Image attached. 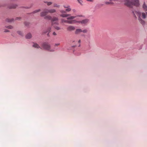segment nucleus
Segmentation results:
<instances>
[{"instance_id": "obj_1", "label": "nucleus", "mask_w": 147, "mask_h": 147, "mask_svg": "<svg viewBox=\"0 0 147 147\" xmlns=\"http://www.w3.org/2000/svg\"><path fill=\"white\" fill-rule=\"evenodd\" d=\"M142 7L144 11H135L133 12V13L136 18H137L136 15H137L138 20L140 23L143 26H144L146 24V22L144 20L147 19V5L144 3Z\"/></svg>"}, {"instance_id": "obj_2", "label": "nucleus", "mask_w": 147, "mask_h": 147, "mask_svg": "<svg viewBox=\"0 0 147 147\" xmlns=\"http://www.w3.org/2000/svg\"><path fill=\"white\" fill-rule=\"evenodd\" d=\"M56 12V10L54 9H45L43 11L40 13V16L41 17L45 16L44 18L47 19L51 20L52 17L49 15L46 16L48 13H53Z\"/></svg>"}, {"instance_id": "obj_3", "label": "nucleus", "mask_w": 147, "mask_h": 147, "mask_svg": "<svg viewBox=\"0 0 147 147\" xmlns=\"http://www.w3.org/2000/svg\"><path fill=\"white\" fill-rule=\"evenodd\" d=\"M124 4L131 8L133 7V6L138 7L140 5L138 0H125Z\"/></svg>"}, {"instance_id": "obj_4", "label": "nucleus", "mask_w": 147, "mask_h": 147, "mask_svg": "<svg viewBox=\"0 0 147 147\" xmlns=\"http://www.w3.org/2000/svg\"><path fill=\"white\" fill-rule=\"evenodd\" d=\"M58 20L57 18L53 17V18H51V20L52 25L57 30L60 29V28L59 27L55 26V24H56L57 25L59 24V23L58 22Z\"/></svg>"}, {"instance_id": "obj_5", "label": "nucleus", "mask_w": 147, "mask_h": 147, "mask_svg": "<svg viewBox=\"0 0 147 147\" xmlns=\"http://www.w3.org/2000/svg\"><path fill=\"white\" fill-rule=\"evenodd\" d=\"M42 47L44 49L50 51H54V49H51V46L47 42L43 43L42 45Z\"/></svg>"}, {"instance_id": "obj_6", "label": "nucleus", "mask_w": 147, "mask_h": 147, "mask_svg": "<svg viewBox=\"0 0 147 147\" xmlns=\"http://www.w3.org/2000/svg\"><path fill=\"white\" fill-rule=\"evenodd\" d=\"M60 12L61 13L60 15V17L62 18H66L68 16H70L71 15L70 14H65L66 13V12H67V11L65 10H60Z\"/></svg>"}, {"instance_id": "obj_7", "label": "nucleus", "mask_w": 147, "mask_h": 147, "mask_svg": "<svg viewBox=\"0 0 147 147\" xmlns=\"http://www.w3.org/2000/svg\"><path fill=\"white\" fill-rule=\"evenodd\" d=\"M89 21V20L87 19H86L82 21H78V23H81L82 24H86L88 23Z\"/></svg>"}, {"instance_id": "obj_8", "label": "nucleus", "mask_w": 147, "mask_h": 147, "mask_svg": "<svg viewBox=\"0 0 147 147\" xmlns=\"http://www.w3.org/2000/svg\"><path fill=\"white\" fill-rule=\"evenodd\" d=\"M63 7L65 8H66L65 10L67 12H69L71 10V9L70 8V6L68 5H63Z\"/></svg>"}, {"instance_id": "obj_9", "label": "nucleus", "mask_w": 147, "mask_h": 147, "mask_svg": "<svg viewBox=\"0 0 147 147\" xmlns=\"http://www.w3.org/2000/svg\"><path fill=\"white\" fill-rule=\"evenodd\" d=\"M82 15H77L76 16H71L69 17H68L67 18V20H72L77 17H82Z\"/></svg>"}, {"instance_id": "obj_10", "label": "nucleus", "mask_w": 147, "mask_h": 147, "mask_svg": "<svg viewBox=\"0 0 147 147\" xmlns=\"http://www.w3.org/2000/svg\"><path fill=\"white\" fill-rule=\"evenodd\" d=\"M75 29V28L73 26H69L67 28V30L69 31L74 30Z\"/></svg>"}, {"instance_id": "obj_11", "label": "nucleus", "mask_w": 147, "mask_h": 147, "mask_svg": "<svg viewBox=\"0 0 147 147\" xmlns=\"http://www.w3.org/2000/svg\"><path fill=\"white\" fill-rule=\"evenodd\" d=\"M76 23H78V21L75 20H67V23L69 24H72Z\"/></svg>"}, {"instance_id": "obj_12", "label": "nucleus", "mask_w": 147, "mask_h": 147, "mask_svg": "<svg viewBox=\"0 0 147 147\" xmlns=\"http://www.w3.org/2000/svg\"><path fill=\"white\" fill-rule=\"evenodd\" d=\"M82 32V30L80 29H76L75 31V33L76 34H78Z\"/></svg>"}, {"instance_id": "obj_13", "label": "nucleus", "mask_w": 147, "mask_h": 147, "mask_svg": "<svg viewBox=\"0 0 147 147\" xmlns=\"http://www.w3.org/2000/svg\"><path fill=\"white\" fill-rule=\"evenodd\" d=\"M112 1L110 0L109 1H106L105 2V3L107 5H113L114 4V3L112 2Z\"/></svg>"}, {"instance_id": "obj_14", "label": "nucleus", "mask_w": 147, "mask_h": 147, "mask_svg": "<svg viewBox=\"0 0 147 147\" xmlns=\"http://www.w3.org/2000/svg\"><path fill=\"white\" fill-rule=\"evenodd\" d=\"M51 28H48L47 30H45L43 31V34H45L47 32H50L51 31Z\"/></svg>"}, {"instance_id": "obj_15", "label": "nucleus", "mask_w": 147, "mask_h": 147, "mask_svg": "<svg viewBox=\"0 0 147 147\" xmlns=\"http://www.w3.org/2000/svg\"><path fill=\"white\" fill-rule=\"evenodd\" d=\"M60 5L57 3H54L53 4V7H54L59 8L60 7Z\"/></svg>"}, {"instance_id": "obj_16", "label": "nucleus", "mask_w": 147, "mask_h": 147, "mask_svg": "<svg viewBox=\"0 0 147 147\" xmlns=\"http://www.w3.org/2000/svg\"><path fill=\"white\" fill-rule=\"evenodd\" d=\"M26 38L30 39L32 37V35L30 33H29L26 35Z\"/></svg>"}, {"instance_id": "obj_17", "label": "nucleus", "mask_w": 147, "mask_h": 147, "mask_svg": "<svg viewBox=\"0 0 147 147\" xmlns=\"http://www.w3.org/2000/svg\"><path fill=\"white\" fill-rule=\"evenodd\" d=\"M32 46L33 47L37 48H40V47L39 46V45L36 43H34V44Z\"/></svg>"}, {"instance_id": "obj_18", "label": "nucleus", "mask_w": 147, "mask_h": 147, "mask_svg": "<svg viewBox=\"0 0 147 147\" xmlns=\"http://www.w3.org/2000/svg\"><path fill=\"white\" fill-rule=\"evenodd\" d=\"M17 5L16 4L13 5L9 7V8L10 9H14L16 8Z\"/></svg>"}, {"instance_id": "obj_19", "label": "nucleus", "mask_w": 147, "mask_h": 147, "mask_svg": "<svg viewBox=\"0 0 147 147\" xmlns=\"http://www.w3.org/2000/svg\"><path fill=\"white\" fill-rule=\"evenodd\" d=\"M13 18L11 19H9V18H8L6 19V22H12L13 20Z\"/></svg>"}, {"instance_id": "obj_20", "label": "nucleus", "mask_w": 147, "mask_h": 147, "mask_svg": "<svg viewBox=\"0 0 147 147\" xmlns=\"http://www.w3.org/2000/svg\"><path fill=\"white\" fill-rule=\"evenodd\" d=\"M78 3L81 5H83V1L82 0H77Z\"/></svg>"}, {"instance_id": "obj_21", "label": "nucleus", "mask_w": 147, "mask_h": 147, "mask_svg": "<svg viewBox=\"0 0 147 147\" xmlns=\"http://www.w3.org/2000/svg\"><path fill=\"white\" fill-rule=\"evenodd\" d=\"M17 33L20 35L22 36L23 35V33L22 32L20 31H18L17 32Z\"/></svg>"}, {"instance_id": "obj_22", "label": "nucleus", "mask_w": 147, "mask_h": 147, "mask_svg": "<svg viewBox=\"0 0 147 147\" xmlns=\"http://www.w3.org/2000/svg\"><path fill=\"white\" fill-rule=\"evenodd\" d=\"M61 20L62 23H67L68 20H65L64 19H61Z\"/></svg>"}, {"instance_id": "obj_23", "label": "nucleus", "mask_w": 147, "mask_h": 147, "mask_svg": "<svg viewBox=\"0 0 147 147\" xmlns=\"http://www.w3.org/2000/svg\"><path fill=\"white\" fill-rule=\"evenodd\" d=\"M45 3H47L48 6H49L52 4V3L51 2H46Z\"/></svg>"}, {"instance_id": "obj_24", "label": "nucleus", "mask_w": 147, "mask_h": 147, "mask_svg": "<svg viewBox=\"0 0 147 147\" xmlns=\"http://www.w3.org/2000/svg\"><path fill=\"white\" fill-rule=\"evenodd\" d=\"M6 27L9 29H11L13 28V27L11 26H6Z\"/></svg>"}, {"instance_id": "obj_25", "label": "nucleus", "mask_w": 147, "mask_h": 147, "mask_svg": "<svg viewBox=\"0 0 147 147\" xmlns=\"http://www.w3.org/2000/svg\"><path fill=\"white\" fill-rule=\"evenodd\" d=\"M88 30L86 29H85L83 30H82V32H83L84 33H86L88 32Z\"/></svg>"}, {"instance_id": "obj_26", "label": "nucleus", "mask_w": 147, "mask_h": 147, "mask_svg": "<svg viewBox=\"0 0 147 147\" xmlns=\"http://www.w3.org/2000/svg\"><path fill=\"white\" fill-rule=\"evenodd\" d=\"M40 11V9H37V10H36L34 11L33 12V13H37L39 11Z\"/></svg>"}, {"instance_id": "obj_27", "label": "nucleus", "mask_w": 147, "mask_h": 147, "mask_svg": "<svg viewBox=\"0 0 147 147\" xmlns=\"http://www.w3.org/2000/svg\"><path fill=\"white\" fill-rule=\"evenodd\" d=\"M86 1H89L90 2H93L94 1L93 0H86Z\"/></svg>"}, {"instance_id": "obj_28", "label": "nucleus", "mask_w": 147, "mask_h": 147, "mask_svg": "<svg viewBox=\"0 0 147 147\" xmlns=\"http://www.w3.org/2000/svg\"><path fill=\"white\" fill-rule=\"evenodd\" d=\"M21 19V18L20 17H17L16 18V20H19Z\"/></svg>"}, {"instance_id": "obj_29", "label": "nucleus", "mask_w": 147, "mask_h": 147, "mask_svg": "<svg viewBox=\"0 0 147 147\" xmlns=\"http://www.w3.org/2000/svg\"><path fill=\"white\" fill-rule=\"evenodd\" d=\"M4 32H9V31L8 30L5 29L4 31Z\"/></svg>"}, {"instance_id": "obj_30", "label": "nucleus", "mask_w": 147, "mask_h": 147, "mask_svg": "<svg viewBox=\"0 0 147 147\" xmlns=\"http://www.w3.org/2000/svg\"><path fill=\"white\" fill-rule=\"evenodd\" d=\"M59 45H60V44H59V43L55 44V46H59Z\"/></svg>"}, {"instance_id": "obj_31", "label": "nucleus", "mask_w": 147, "mask_h": 147, "mask_svg": "<svg viewBox=\"0 0 147 147\" xmlns=\"http://www.w3.org/2000/svg\"><path fill=\"white\" fill-rule=\"evenodd\" d=\"M24 24H25L26 26H28V24H29V23H26V22H25L24 23Z\"/></svg>"}, {"instance_id": "obj_32", "label": "nucleus", "mask_w": 147, "mask_h": 147, "mask_svg": "<svg viewBox=\"0 0 147 147\" xmlns=\"http://www.w3.org/2000/svg\"><path fill=\"white\" fill-rule=\"evenodd\" d=\"M53 35H55V36L56 35H57L56 33L55 32H54L53 33Z\"/></svg>"}, {"instance_id": "obj_33", "label": "nucleus", "mask_w": 147, "mask_h": 147, "mask_svg": "<svg viewBox=\"0 0 147 147\" xmlns=\"http://www.w3.org/2000/svg\"><path fill=\"white\" fill-rule=\"evenodd\" d=\"M72 11H73V12H75L76 11V10L75 9H73Z\"/></svg>"}, {"instance_id": "obj_34", "label": "nucleus", "mask_w": 147, "mask_h": 147, "mask_svg": "<svg viewBox=\"0 0 147 147\" xmlns=\"http://www.w3.org/2000/svg\"><path fill=\"white\" fill-rule=\"evenodd\" d=\"M80 41H81L80 40H78V43H80Z\"/></svg>"}, {"instance_id": "obj_35", "label": "nucleus", "mask_w": 147, "mask_h": 147, "mask_svg": "<svg viewBox=\"0 0 147 147\" xmlns=\"http://www.w3.org/2000/svg\"><path fill=\"white\" fill-rule=\"evenodd\" d=\"M47 36H49V33H48V34H47Z\"/></svg>"}]
</instances>
